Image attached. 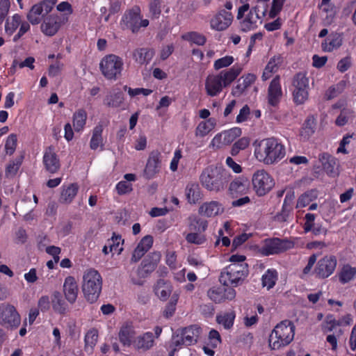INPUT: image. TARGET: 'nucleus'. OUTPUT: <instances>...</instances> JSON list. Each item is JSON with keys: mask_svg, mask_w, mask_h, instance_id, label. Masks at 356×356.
Listing matches in <instances>:
<instances>
[{"mask_svg": "<svg viewBox=\"0 0 356 356\" xmlns=\"http://www.w3.org/2000/svg\"><path fill=\"white\" fill-rule=\"evenodd\" d=\"M319 161L327 175L334 176L337 174V160L336 158L329 154L323 153L319 155Z\"/></svg>", "mask_w": 356, "mask_h": 356, "instance_id": "7c9ffc66", "label": "nucleus"}, {"mask_svg": "<svg viewBox=\"0 0 356 356\" xmlns=\"http://www.w3.org/2000/svg\"><path fill=\"white\" fill-rule=\"evenodd\" d=\"M254 156L265 165H275L286 156V147L275 138H266L256 140L253 143Z\"/></svg>", "mask_w": 356, "mask_h": 356, "instance_id": "f257e3e1", "label": "nucleus"}, {"mask_svg": "<svg viewBox=\"0 0 356 356\" xmlns=\"http://www.w3.org/2000/svg\"><path fill=\"white\" fill-rule=\"evenodd\" d=\"M338 326L337 321L333 316H327L322 325V330L324 332H332Z\"/></svg>", "mask_w": 356, "mask_h": 356, "instance_id": "774afa93", "label": "nucleus"}, {"mask_svg": "<svg viewBox=\"0 0 356 356\" xmlns=\"http://www.w3.org/2000/svg\"><path fill=\"white\" fill-rule=\"evenodd\" d=\"M123 67L122 58L115 54L105 56L99 63V68L104 76L111 81H115L121 76Z\"/></svg>", "mask_w": 356, "mask_h": 356, "instance_id": "0eeeda50", "label": "nucleus"}, {"mask_svg": "<svg viewBox=\"0 0 356 356\" xmlns=\"http://www.w3.org/2000/svg\"><path fill=\"white\" fill-rule=\"evenodd\" d=\"M136 337V332L132 323L125 322L120 327L118 339L122 346L133 347L134 339Z\"/></svg>", "mask_w": 356, "mask_h": 356, "instance_id": "412c9836", "label": "nucleus"}, {"mask_svg": "<svg viewBox=\"0 0 356 356\" xmlns=\"http://www.w3.org/2000/svg\"><path fill=\"white\" fill-rule=\"evenodd\" d=\"M243 70V65L235 64L228 70L209 74L204 83L207 94L210 97L218 95L239 76Z\"/></svg>", "mask_w": 356, "mask_h": 356, "instance_id": "f03ea898", "label": "nucleus"}, {"mask_svg": "<svg viewBox=\"0 0 356 356\" xmlns=\"http://www.w3.org/2000/svg\"><path fill=\"white\" fill-rule=\"evenodd\" d=\"M224 136V140L229 145L231 144L236 138L241 135V129L238 127H234L221 132Z\"/></svg>", "mask_w": 356, "mask_h": 356, "instance_id": "6e6d98bb", "label": "nucleus"}, {"mask_svg": "<svg viewBox=\"0 0 356 356\" xmlns=\"http://www.w3.org/2000/svg\"><path fill=\"white\" fill-rule=\"evenodd\" d=\"M154 56V51L147 48L136 49L133 53L135 61L140 65L147 64Z\"/></svg>", "mask_w": 356, "mask_h": 356, "instance_id": "a19ab883", "label": "nucleus"}, {"mask_svg": "<svg viewBox=\"0 0 356 356\" xmlns=\"http://www.w3.org/2000/svg\"><path fill=\"white\" fill-rule=\"evenodd\" d=\"M248 190V179L243 177L235 178L230 182L229 186V191L232 195L245 193Z\"/></svg>", "mask_w": 356, "mask_h": 356, "instance_id": "4c0bfd02", "label": "nucleus"}, {"mask_svg": "<svg viewBox=\"0 0 356 356\" xmlns=\"http://www.w3.org/2000/svg\"><path fill=\"white\" fill-rule=\"evenodd\" d=\"M343 44V37L339 33H332L321 43L323 51L332 52L338 49Z\"/></svg>", "mask_w": 356, "mask_h": 356, "instance_id": "bb28decb", "label": "nucleus"}, {"mask_svg": "<svg viewBox=\"0 0 356 356\" xmlns=\"http://www.w3.org/2000/svg\"><path fill=\"white\" fill-rule=\"evenodd\" d=\"M67 22V18H61L57 15H51L44 19L41 24V31L46 35H54L62 24Z\"/></svg>", "mask_w": 356, "mask_h": 356, "instance_id": "6ab92c4d", "label": "nucleus"}, {"mask_svg": "<svg viewBox=\"0 0 356 356\" xmlns=\"http://www.w3.org/2000/svg\"><path fill=\"white\" fill-rule=\"evenodd\" d=\"M183 346H186L185 340L180 333L175 334L172 336L169 344V356H174L175 352L181 348Z\"/></svg>", "mask_w": 356, "mask_h": 356, "instance_id": "3c124183", "label": "nucleus"}, {"mask_svg": "<svg viewBox=\"0 0 356 356\" xmlns=\"http://www.w3.org/2000/svg\"><path fill=\"white\" fill-rule=\"evenodd\" d=\"M87 118V112L83 108H79L72 115V126L76 132L83 131Z\"/></svg>", "mask_w": 356, "mask_h": 356, "instance_id": "c9c22d12", "label": "nucleus"}, {"mask_svg": "<svg viewBox=\"0 0 356 356\" xmlns=\"http://www.w3.org/2000/svg\"><path fill=\"white\" fill-rule=\"evenodd\" d=\"M295 326L288 320L278 323L268 337V347L270 350H280L289 345L294 339Z\"/></svg>", "mask_w": 356, "mask_h": 356, "instance_id": "20e7f679", "label": "nucleus"}, {"mask_svg": "<svg viewBox=\"0 0 356 356\" xmlns=\"http://www.w3.org/2000/svg\"><path fill=\"white\" fill-rule=\"evenodd\" d=\"M53 309L59 314H63L67 309L66 304L58 291H54L51 301Z\"/></svg>", "mask_w": 356, "mask_h": 356, "instance_id": "8fccbe9b", "label": "nucleus"}, {"mask_svg": "<svg viewBox=\"0 0 356 356\" xmlns=\"http://www.w3.org/2000/svg\"><path fill=\"white\" fill-rule=\"evenodd\" d=\"M22 159L23 157L19 156L16 158L14 161H11L7 166L6 174L10 176L15 175L22 164Z\"/></svg>", "mask_w": 356, "mask_h": 356, "instance_id": "338daca9", "label": "nucleus"}, {"mask_svg": "<svg viewBox=\"0 0 356 356\" xmlns=\"http://www.w3.org/2000/svg\"><path fill=\"white\" fill-rule=\"evenodd\" d=\"M79 191V186L77 184H70L63 186L60 197V202L63 204H70Z\"/></svg>", "mask_w": 356, "mask_h": 356, "instance_id": "72a5a7b5", "label": "nucleus"}, {"mask_svg": "<svg viewBox=\"0 0 356 356\" xmlns=\"http://www.w3.org/2000/svg\"><path fill=\"white\" fill-rule=\"evenodd\" d=\"M294 247V243L289 239L279 238H267L263 241L260 252L265 256L276 254L290 250Z\"/></svg>", "mask_w": 356, "mask_h": 356, "instance_id": "1a4fd4ad", "label": "nucleus"}, {"mask_svg": "<svg viewBox=\"0 0 356 356\" xmlns=\"http://www.w3.org/2000/svg\"><path fill=\"white\" fill-rule=\"evenodd\" d=\"M183 38L198 45H203L206 42V38L204 35L195 32L188 33L184 35Z\"/></svg>", "mask_w": 356, "mask_h": 356, "instance_id": "e2e57ef3", "label": "nucleus"}, {"mask_svg": "<svg viewBox=\"0 0 356 356\" xmlns=\"http://www.w3.org/2000/svg\"><path fill=\"white\" fill-rule=\"evenodd\" d=\"M337 275L340 283L348 284L356 278V268L349 264L343 265Z\"/></svg>", "mask_w": 356, "mask_h": 356, "instance_id": "e433bc0d", "label": "nucleus"}, {"mask_svg": "<svg viewBox=\"0 0 356 356\" xmlns=\"http://www.w3.org/2000/svg\"><path fill=\"white\" fill-rule=\"evenodd\" d=\"M316 128L315 119L313 117H309L303 124L300 130V135L303 140L309 139L314 133Z\"/></svg>", "mask_w": 356, "mask_h": 356, "instance_id": "a18cd8bd", "label": "nucleus"}, {"mask_svg": "<svg viewBox=\"0 0 356 356\" xmlns=\"http://www.w3.org/2000/svg\"><path fill=\"white\" fill-rule=\"evenodd\" d=\"M63 288L65 299L71 304L75 302L79 293V287L75 278L72 276L67 277L65 279Z\"/></svg>", "mask_w": 356, "mask_h": 356, "instance_id": "b1692460", "label": "nucleus"}, {"mask_svg": "<svg viewBox=\"0 0 356 356\" xmlns=\"http://www.w3.org/2000/svg\"><path fill=\"white\" fill-rule=\"evenodd\" d=\"M122 238L120 236L113 237L111 240H108L107 243L109 246V251H111L112 254H120L122 251V247L120 245Z\"/></svg>", "mask_w": 356, "mask_h": 356, "instance_id": "bf43d9fd", "label": "nucleus"}, {"mask_svg": "<svg viewBox=\"0 0 356 356\" xmlns=\"http://www.w3.org/2000/svg\"><path fill=\"white\" fill-rule=\"evenodd\" d=\"M179 333L185 340L186 346H191L197 341L201 334V328L197 325H191L185 327Z\"/></svg>", "mask_w": 356, "mask_h": 356, "instance_id": "c85d7f7f", "label": "nucleus"}, {"mask_svg": "<svg viewBox=\"0 0 356 356\" xmlns=\"http://www.w3.org/2000/svg\"><path fill=\"white\" fill-rule=\"evenodd\" d=\"M250 145V138L243 137L235 142L231 149L230 153L232 156H236L241 150L246 149Z\"/></svg>", "mask_w": 356, "mask_h": 356, "instance_id": "5fc2aeb1", "label": "nucleus"}, {"mask_svg": "<svg viewBox=\"0 0 356 356\" xmlns=\"http://www.w3.org/2000/svg\"><path fill=\"white\" fill-rule=\"evenodd\" d=\"M17 143V136L16 134H12L7 138L5 144V149L8 154H13L16 149Z\"/></svg>", "mask_w": 356, "mask_h": 356, "instance_id": "680f3d73", "label": "nucleus"}, {"mask_svg": "<svg viewBox=\"0 0 356 356\" xmlns=\"http://www.w3.org/2000/svg\"><path fill=\"white\" fill-rule=\"evenodd\" d=\"M234 62V58L232 56H225L220 58L216 60L213 63V69L219 70L222 68L230 66Z\"/></svg>", "mask_w": 356, "mask_h": 356, "instance_id": "13d9d810", "label": "nucleus"}, {"mask_svg": "<svg viewBox=\"0 0 356 356\" xmlns=\"http://www.w3.org/2000/svg\"><path fill=\"white\" fill-rule=\"evenodd\" d=\"M266 15H267L266 7L259 9V5H256L241 22V29L247 32L256 29L261 23V18Z\"/></svg>", "mask_w": 356, "mask_h": 356, "instance_id": "4468645a", "label": "nucleus"}, {"mask_svg": "<svg viewBox=\"0 0 356 356\" xmlns=\"http://www.w3.org/2000/svg\"><path fill=\"white\" fill-rule=\"evenodd\" d=\"M153 237L150 235L144 236L134 249L131 261L136 262L139 261L142 257L152 248L153 244Z\"/></svg>", "mask_w": 356, "mask_h": 356, "instance_id": "a878e982", "label": "nucleus"}, {"mask_svg": "<svg viewBox=\"0 0 356 356\" xmlns=\"http://www.w3.org/2000/svg\"><path fill=\"white\" fill-rule=\"evenodd\" d=\"M160 252H154L149 254L142 262V271L144 274H149L153 272L161 261Z\"/></svg>", "mask_w": 356, "mask_h": 356, "instance_id": "2f4dec72", "label": "nucleus"}, {"mask_svg": "<svg viewBox=\"0 0 356 356\" xmlns=\"http://www.w3.org/2000/svg\"><path fill=\"white\" fill-rule=\"evenodd\" d=\"M232 178V174L227 170L222 167L210 165L202 171L200 181L207 191L218 193L227 188Z\"/></svg>", "mask_w": 356, "mask_h": 356, "instance_id": "7ed1b4c3", "label": "nucleus"}, {"mask_svg": "<svg viewBox=\"0 0 356 356\" xmlns=\"http://www.w3.org/2000/svg\"><path fill=\"white\" fill-rule=\"evenodd\" d=\"M337 259L334 256H326L321 259L315 268V273L321 278H326L331 275L337 266Z\"/></svg>", "mask_w": 356, "mask_h": 356, "instance_id": "f3484780", "label": "nucleus"}, {"mask_svg": "<svg viewBox=\"0 0 356 356\" xmlns=\"http://www.w3.org/2000/svg\"><path fill=\"white\" fill-rule=\"evenodd\" d=\"M21 323V316L16 308L8 303L0 305V325L9 330L17 329Z\"/></svg>", "mask_w": 356, "mask_h": 356, "instance_id": "9d476101", "label": "nucleus"}, {"mask_svg": "<svg viewBox=\"0 0 356 356\" xmlns=\"http://www.w3.org/2000/svg\"><path fill=\"white\" fill-rule=\"evenodd\" d=\"M22 22V16L19 14H14L8 18L5 23V32L9 35H13Z\"/></svg>", "mask_w": 356, "mask_h": 356, "instance_id": "09e8293b", "label": "nucleus"}, {"mask_svg": "<svg viewBox=\"0 0 356 356\" xmlns=\"http://www.w3.org/2000/svg\"><path fill=\"white\" fill-rule=\"evenodd\" d=\"M233 21V15L229 11L222 10L217 13L210 20V27L217 31L227 29Z\"/></svg>", "mask_w": 356, "mask_h": 356, "instance_id": "dca6fc26", "label": "nucleus"}, {"mask_svg": "<svg viewBox=\"0 0 356 356\" xmlns=\"http://www.w3.org/2000/svg\"><path fill=\"white\" fill-rule=\"evenodd\" d=\"M172 290V286L170 282L163 280H159L155 286L154 292L161 300H165L169 297Z\"/></svg>", "mask_w": 356, "mask_h": 356, "instance_id": "58836bf2", "label": "nucleus"}, {"mask_svg": "<svg viewBox=\"0 0 356 356\" xmlns=\"http://www.w3.org/2000/svg\"><path fill=\"white\" fill-rule=\"evenodd\" d=\"M320 8L322 12L326 14V16L324 18L325 22L327 24H330L335 15L334 6L332 4H327L324 6L320 5Z\"/></svg>", "mask_w": 356, "mask_h": 356, "instance_id": "0e129e2a", "label": "nucleus"}, {"mask_svg": "<svg viewBox=\"0 0 356 356\" xmlns=\"http://www.w3.org/2000/svg\"><path fill=\"white\" fill-rule=\"evenodd\" d=\"M280 65V58L278 57H273L270 59L268 63H267L262 76L261 79L263 81H266L269 79L274 73H275L278 68Z\"/></svg>", "mask_w": 356, "mask_h": 356, "instance_id": "c03bdc74", "label": "nucleus"}, {"mask_svg": "<svg viewBox=\"0 0 356 356\" xmlns=\"http://www.w3.org/2000/svg\"><path fill=\"white\" fill-rule=\"evenodd\" d=\"M356 123V113L351 108H343L335 120V124L343 127L348 124Z\"/></svg>", "mask_w": 356, "mask_h": 356, "instance_id": "473e14b6", "label": "nucleus"}, {"mask_svg": "<svg viewBox=\"0 0 356 356\" xmlns=\"http://www.w3.org/2000/svg\"><path fill=\"white\" fill-rule=\"evenodd\" d=\"M247 274L248 269L245 264H230L222 269L220 282L224 286H236L242 283Z\"/></svg>", "mask_w": 356, "mask_h": 356, "instance_id": "423d86ee", "label": "nucleus"}, {"mask_svg": "<svg viewBox=\"0 0 356 356\" xmlns=\"http://www.w3.org/2000/svg\"><path fill=\"white\" fill-rule=\"evenodd\" d=\"M43 164L45 169L51 173L56 172L60 168V161L54 146H49L44 149Z\"/></svg>", "mask_w": 356, "mask_h": 356, "instance_id": "4be33fe9", "label": "nucleus"}, {"mask_svg": "<svg viewBox=\"0 0 356 356\" xmlns=\"http://www.w3.org/2000/svg\"><path fill=\"white\" fill-rule=\"evenodd\" d=\"M227 144L224 140V136L222 133L217 134L211 140L209 147L213 149H219L222 148L224 146H227Z\"/></svg>", "mask_w": 356, "mask_h": 356, "instance_id": "69168bd1", "label": "nucleus"}, {"mask_svg": "<svg viewBox=\"0 0 356 356\" xmlns=\"http://www.w3.org/2000/svg\"><path fill=\"white\" fill-rule=\"evenodd\" d=\"M277 280V273L274 269H268L262 275L261 282L263 287L268 290L272 289Z\"/></svg>", "mask_w": 356, "mask_h": 356, "instance_id": "de8ad7c7", "label": "nucleus"}, {"mask_svg": "<svg viewBox=\"0 0 356 356\" xmlns=\"http://www.w3.org/2000/svg\"><path fill=\"white\" fill-rule=\"evenodd\" d=\"M102 126H97L95 127L92 136L90 143V147L92 149H97L99 147L102 146Z\"/></svg>", "mask_w": 356, "mask_h": 356, "instance_id": "603ef678", "label": "nucleus"}, {"mask_svg": "<svg viewBox=\"0 0 356 356\" xmlns=\"http://www.w3.org/2000/svg\"><path fill=\"white\" fill-rule=\"evenodd\" d=\"M216 124L217 121L213 118L201 121L195 129V136L200 138L207 136L215 129Z\"/></svg>", "mask_w": 356, "mask_h": 356, "instance_id": "f704fd0d", "label": "nucleus"}, {"mask_svg": "<svg viewBox=\"0 0 356 356\" xmlns=\"http://www.w3.org/2000/svg\"><path fill=\"white\" fill-rule=\"evenodd\" d=\"M185 195L189 204H196L202 198V191L199 184L196 182L187 184L185 188Z\"/></svg>", "mask_w": 356, "mask_h": 356, "instance_id": "c756f323", "label": "nucleus"}, {"mask_svg": "<svg viewBox=\"0 0 356 356\" xmlns=\"http://www.w3.org/2000/svg\"><path fill=\"white\" fill-rule=\"evenodd\" d=\"M224 212L223 206L217 201L205 202L200 205L198 213L207 218H213Z\"/></svg>", "mask_w": 356, "mask_h": 356, "instance_id": "5701e85b", "label": "nucleus"}, {"mask_svg": "<svg viewBox=\"0 0 356 356\" xmlns=\"http://www.w3.org/2000/svg\"><path fill=\"white\" fill-rule=\"evenodd\" d=\"M257 79V76L252 73H248L242 76L238 80V88L243 91L250 87Z\"/></svg>", "mask_w": 356, "mask_h": 356, "instance_id": "864d4df0", "label": "nucleus"}, {"mask_svg": "<svg viewBox=\"0 0 356 356\" xmlns=\"http://www.w3.org/2000/svg\"><path fill=\"white\" fill-rule=\"evenodd\" d=\"M156 345L155 337L152 332H145L134 339L133 348L138 352H146Z\"/></svg>", "mask_w": 356, "mask_h": 356, "instance_id": "aec40b11", "label": "nucleus"}, {"mask_svg": "<svg viewBox=\"0 0 356 356\" xmlns=\"http://www.w3.org/2000/svg\"><path fill=\"white\" fill-rule=\"evenodd\" d=\"M161 154L158 151H152L149 153L143 175L148 179H153L160 171L161 168Z\"/></svg>", "mask_w": 356, "mask_h": 356, "instance_id": "a211bd4d", "label": "nucleus"}, {"mask_svg": "<svg viewBox=\"0 0 356 356\" xmlns=\"http://www.w3.org/2000/svg\"><path fill=\"white\" fill-rule=\"evenodd\" d=\"M207 295L215 303H221L234 300L236 297V291L233 288L213 286L207 291Z\"/></svg>", "mask_w": 356, "mask_h": 356, "instance_id": "2eb2a0df", "label": "nucleus"}, {"mask_svg": "<svg viewBox=\"0 0 356 356\" xmlns=\"http://www.w3.org/2000/svg\"><path fill=\"white\" fill-rule=\"evenodd\" d=\"M252 184L255 193L259 196L266 195L275 185L273 177L264 169L257 170L254 172Z\"/></svg>", "mask_w": 356, "mask_h": 356, "instance_id": "9b49d317", "label": "nucleus"}, {"mask_svg": "<svg viewBox=\"0 0 356 356\" xmlns=\"http://www.w3.org/2000/svg\"><path fill=\"white\" fill-rule=\"evenodd\" d=\"M316 197V195L313 191H308L302 194L299 197L297 204L296 208H302L309 205L311 202H312Z\"/></svg>", "mask_w": 356, "mask_h": 356, "instance_id": "4d7b16f0", "label": "nucleus"}, {"mask_svg": "<svg viewBox=\"0 0 356 356\" xmlns=\"http://www.w3.org/2000/svg\"><path fill=\"white\" fill-rule=\"evenodd\" d=\"M140 20V9L139 7H134L126 12L122 17V21L130 28L133 32L138 31L140 29L139 21Z\"/></svg>", "mask_w": 356, "mask_h": 356, "instance_id": "393cba45", "label": "nucleus"}, {"mask_svg": "<svg viewBox=\"0 0 356 356\" xmlns=\"http://www.w3.org/2000/svg\"><path fill=\"white\" fill-rule=\"evenodd\" d=\"M189 227L191 230L197 232L189 233L186 236V240L189 243L202 245L206 242V237L201 232H204L208 226L206 220L197 218L195 216L190 217Z\"/></svg>", "mask_w": 356, "mask_h": 356, "instance_id": "f8f14e48", "label": "nucleus"}, {"mask_svg": "<svg viewBox=\"0 0 356 356\" xmlns=\"http://www.w3.org/2000/svg\"><path fill=\"white\" fill-rule=\"evenodd\" d=\"M236 314L234 311L224 312L216 316V322L226 330H230L234 323Z\"/></svg>", "mask_w": 356, "mask_h": 356, "instance_id": "ea45409f", "label": "nucleus"}, {"mask_svg": "<svg viewBox=\"0 0 356 356\" xmlns=\"http://www.w3.org/2000/svg\"><path fill=\"white\" fill-rule=\"evenodd\" d=\"M58 0H43L33 5L26 17L29 22L33 25L38 24L41 22V17L50 13Z\"/></svg>", "mask_w": 356, "mask_h": 356, "instance_id": "ddd939ff", "label": "nucleus"}, {"mask_svg": "<svg viewBox=\"0 0 356 356\" xmlns=\"http://www.w3.org/2000/svg\"><path fill=\"white\" fill-rule=\"evenodd\" d=\"M282 95V92L280 82V77L277 76L272 80L268 88V103L271 106H276L279 103Z\"/></svg>", "mask_w": 356, "mask_h": 356, "instance_id": "cd10ccee", "label": "nucleus"}, {"mask_svg": "<svg viewBox=\"0 0 356 356\" xmlns=\"http://www.w3.org/2000/svg\"><path fill=\"white\" fill-rule=\"evenodd\" d=\"M124 102V95L120 90L113 91L106 96L104 103L111 107L117 108L120 106Z\"/></svg>", "mask_w": 356, "mask_h": 356, "instance_id": "49530a36", "label": "nucleus"}, {"mask_svg": "<svg viewBox=\"0 0 356 356\" xmlns=\"http://www.w3.org/2000/svg\"><path fill=\"white\" fill-rule=\"evenodd\" d=\"M102 278L99 273L93 268L86 270L83 275L82 291L90 302L97 300L102 291Z\"/></svg>", "mask_w": 356, "mask_h": 356, "instance_id": "39448f33", "label": "nucleus"}, {"mask_svg": "<svg viewBox=\"0 0 356 356\" xmlns=\"http://www.w3.org/2000/svg\"><path fill=\"white\" fill-rule=\"evenodd\" d=\"M292 95L294 102L304 104L309 97V79L304 73L297 74L292 81Z\"/></svg>", "mask_w": 356, "mask_h": 356, "instance_id": "6e6552de", "label": "nucleus"}, {"mask_svg": "<svg viewBox=\"0 0 356 356\" xmlns=\"http://www.w3.org/2000/svg\"><path fill=\"white\" fill-rule=\"evenodd\" d=\"M285 0H273L270 10L267 11L269 18L275 17L282 10Z\"/></svg>", "mask_w": 356, "mask_h": 356, "instance_id": "052dcab7", "label": "nucleus"}, {"mask_svg": "<svg viewBox=\"0 0 356 356\" xmlns=\"http://www.w3.org/2000/svg\"><path fill=\"white\" fill-rule=\"evenodd\" d=\"M98 341V331L96 329H90L89 330L84 338L85 346L84 349L85 351L88 353H92L93 352L94 348L97 344Z\"/></svg>", "mask_w": 356, "mask_h": 356, "instance_id": "79ce46f5", "label": "nucleus"}, {"mask_svg": "<svg viewBox=\"0 0 356 356\" xmlns=\"http://www.w3.org/2000/svg\"><path fill=\"white\" fill-rule=\"evenodd\" d=\"M295 199L294 192L291 190H289L285 196L283 207H282V213L280 216H278V219L282 220H286L288 217L289 213L291 211L292 207L291 205Z\"/></svg>", "mask_w": 356, "mask_h": 356, "instance_id": "37998d69", "label": "nucleus"}]
</instances>
